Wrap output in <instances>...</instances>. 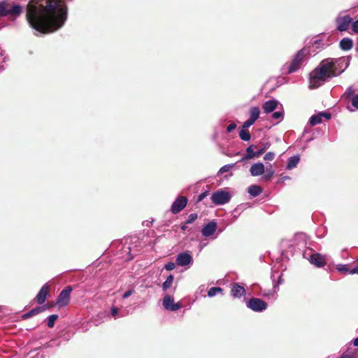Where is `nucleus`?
<instances>
[{"instance_id": "obj_1", "label": "nucleus", "mask_w": 358, "mask_h": 358, "mask_svg": "<svg viewBox=\"0 0 358 358\" xmlns=\"http://www.w3.org/2000/svg\"><path fill=\"white\" fill-rule=\"evenodd\" d=\"M68 8L64 0H31L26 17L30 27L41 34L57 31L65 24Z\"/></svg>"}, {"instance_id": "obj_2", "label": "nucleus", "mask_w": 358, "mask_h": 358, "mask_svg": "<svg viewBox=\"0 0 358 358\" xmlns=\"http://www.w3.org/2000/svg\"><path fill=\"white\" fill-rule=\"evenodd\" d=\"M336 76V62L328 58L322 60L309 74V88L316 89Z\"/></svg>"}, {"instance_id": "obj_3", "label": "nucleus", "mask_w": 358, "mask_h": 358, "mask_svg": "<svg viewBox=\"0 0 358 358\" xmlns=\"http://www.w3.org/2000/svg\"><path fill=\"white\" fill-rule=\"evenodd\" d=\"M306 50L305 48L300 50L294 56V58L290 63H286L283 66L282 71L284 73L291 74L299 69L301 64H303L304 56L306 55Z\"/></svg>"}, {"instance_id": "obj_4", "label": "nucleus", "mask_w": 358, "mask_h": 358, "mask_svg": "<svg viewBox=\"0 0 358 358\" xmlns=\"http://www.w3.org/2000/svg\"><path fill=\"white\" fill-rule=\"evenodd\" d=\"M22 11V7L18 4L10 3L7 1H0V15L6 17L10 15L14 18L19 17Z\"/></svg>"}, {"instance_id": "obj_5", "label": "nucleus", "mask_w": 358, "mask_h": 358, "mask_svg": "<svg viewBox=\"0 0 358 358\" xmlns=\"http://www.w3.org/2000/svg\"><path fill=\"white\" fill-rule=\"evenodd\" d=\"M303 255L311 264L319 268L324 266L327 262L325 256L317 252H313L310 249L305 250Z\"/></svg>"}, {"instance_id": "obj_6", "label": "nucleus", "mask_w": 358, "mask_h": 358, "mask_svg": "<svg viewBox=\"0 0 358 358\" xmlns=\"http://www.w3.org/2000/svg\"><path fill=\"white\" fill-rule=\"evenodd\" d=\"M210 199L215 205H224L230 201L231 194L226 191L219 189L212 194Z\"/></svg>"}, {"instance_id": "obj_7", "label": "nucleus", "mask_w": 358, "mask_h": 358, "mask_svg": "<svg viewBox=\"0 0 358 358\" xmlns=\"http://www.w3.org/2000/svg\"><path fill=\"white\" fill-rule=\"evenodd\" d=\"M246 306L255 312H262L267 308V303L259 298H252L246 302Z\"/></svg>"}, {"instance_id": "obj_8", "label": "nucleus", "mask_w": 358, "mask_h": 358, "mask_svg": "<svg viewBox=\"0 0 358 358\" xmlns=\"http://www.w3.org/2000/svg\"><path fill=\"white\" fill-rule=\"evenodd\" d=\"M176 263L180 266H190L193 264V257L189 251L179 253L177 255Z\"/></svg>"}, {"instance_id": "obj_9", "label": "nucleus", "mask_w": 358, "mask_h": 358, "mask_svg": "<svg viewBox=\"0 0 358 358\" xmlns=\"http://www.w3.org/2000/svg\"><path fill=\"white\" fill-rule=\"evenodd\" d=\"M187 201H188V200L186 196H178L173 202V203L171 205V210L172 213L177 214V213H180L187 206Z\"/></svg>"}, {"instance_id": "obj_10", "label": "nucleus", "mask_w": 358, "mask_h": 358, "mask_svg": "<svg viewBox=\"0 0 358 358\" xmlns=\"http://www.w3.org/2000/svg\"><path fill=\"white\" fill-rule=\"evenodd\" d=\"M163 306L165 309L170 311H176L182 307L180 302L174 303L173 298L170 295H166L162 301Z\"/></svg>"}, {"instance_id": "obj_11", "label": "nucleus", "mask_w": 358, "mask_h": 358, "mask_svg": "<svg viewBox=\"0 0 358 358\" xmlns=\"http://www.w3.org/2000/svg\"><path fill=\"white\" fill-rule=\"evenodd\" d=\"M71 291V287L67 286L60 292L57 299V303L59 306H65L69 303Z\"/></svg>"}, {"instance_id": "obj_12", "label": "nucleus", "mask_w": 358, "mask_h": 358, "mask_svg": "<svg viewBox=\"0 0 358 358\" xmlns=\"http://www.w3.org/2000/svg\"><path fill=\"white\" fill-rule=\"evenodd\" d=\"M352 22V18L349 15L337 18V30L340 31H347Z\"/></svg>"}, {"instance_id": "obj_13", "label": "nucleus", "mask_w": 358, "mask_h": 358, "mask_svg": "<svg viewBox=\"0 0 358 358\" xmlns=\"http://www.w3.org/2000/svg\"><path fill=\"white\" fill-rule=\"evenodd\" d=\"M350 62V57H341L337 59V76L348 67Z\"/></svg>"}, {"instance_id": "obj_14", "label": "nucleus", "mask_w": 358, "mask_h": 358, "mask_svg": "<svg viewBox=\"0 0 358 358\" xmlns=\"http://www.w3.org/2000/svg\"><path fill=\"white\" fill-rule=\"evenodd\" d=\"M265 172V166L263 163L257 162L253 164L250 169V173L252 176L256 177L262 176Z\"/></svg>"}, {"instance_id": "obj_15", "label": "nucleus", "mask_w": 358, "mask_h": 358, "mask_svg": "<svg viewBox=\"0 0 358 358\" xmlns=\"http://www.w3.org/2000/svg\"><path fill=\"white\" fill-rule=\"evenodd\" d=\"M216 229L217 224L215 222H210L203 227L201 233L203 236L208 237L212 236Z\"/></svg>"}, {"instance_id": "obj_16", "label": "nucleus", "mask_w": 358, "mask_h": 358, "mask_svg": "<svg viewBox=\"0 0 358 358\" xmlns=\"http://www.w3.org/2000/svg\"><path fill=\"white\" fill-rule=\"evenodd\" d=\"M278 101L277 100H268L263 103L262 108L265 113H270L274 111L278 106Z\"/></svg>"}, {"instance_id": "obj_17", "label": "nucleus", "mask_w": 358, "mask_h": 358, "mask_svg": "<svg viewBox=\"0 0 358 358\" xmlns=\"http://www.w3.org/2000/svg\"><path fill=\"white\" fill-rule=\"evenodd\" d=\"M48 285L46 283L45 284L38 292V294L36 295V300L38 303L43 304L47 298V295L48 294Z\"/></svg>"}, {"instance_id": "obj_18", "label": "nucleus", "mask_w": 358, "mask_h": 358, "mask_svg": "<svg viewBox=\"0 0 358 358\" xmlns=\"http://www.w3.org/2000/svg\"><path fill=\"white\" fill-rule=\"evenodd\" d=\"M231 295L234 298H241L245 293V289L243 286L239 285L237 283H234L231 287Z\"/></svg>"}, {"instance_id": "obj_19", "label": "nucleus", "mask_w": 358, "mask_h": 358, "mask_svg": "<svg viewBox=\"0 0 358 358\" xmlns=\"http://www.w3.org/2000/svg\"><path fill=\"white\" fill-rule=\"evenodd\" d=\"M257 146L255 145H250L246 149V155L242 157L241 162H243L246 159H253L255 157H258L256 155V151H254V149L256 148Z\"/></svg>"}, {"instance_id": "obj_20", "label": "nucleus", "mask_w": 358, "mask_h": 358, "mask_svg": "<svg viewBox=\"0 0 358 358\" xmlns=\"http://www.w3.org/2000/svg\"><path fill=\"white\" fill-rule=\"evenodd\" d=\"M339 47L341 50L348 51L352 48L353 41L350 38H344L339 43Z\"/></svg>"}, {"instance_id": "obj_21", "label": "nucleus", "mask_w": 358, "mask_h": 358, "mask_svg": "<svg viewBox=\"0 0 358 358\" xmlns=\"http://www.w3.org/2000/svg\"><path fill=\"white\" fill-rule=\"evenodd\" d=\"M300 157L299 155H294L288 159L286 169L292 170L299 163Z\"/></svg>"}, {"instance_id": "obj_22", "label": "nucleus", "mask_w": 358, "mask_h": 358, "mask_svg": "<svg viewBox=\"0 0 358 358\" xmlns=\"http://www.w3.org/2000/svg\"><path fill=\"white\" fill-rule=\"evenodd\" d=\"M248 192L252 197H256L260 195L262 192V188L257 185H250L248 189Z\"/></svg>"}, {"instance_id": "obj_23", "label": "nucleus", "mask_w": 358, "mask_h": 358, "mask_svg": "<svg viewBox=\"0 0 358 358\" xmlns=\"http://www.w3.org/2000/svg\"><path fill=\"white\" fill-rule=\"evenodd\" d=\"M350 100V105H348L347 108L350 111H355V110H358V94L353 95Z\"/></svg>"}, {"instance_id": "obj_24", "label": "nucleus", "mask_w": 358, "mask_h": 358, "mask_svg": "<svg viewBox=\"0 0 358 358\" xmlns=\"http://www.w3.org/2000/svg\"><path fill=\"white\" fill-rule=\"evenodd\" d=\"M250 119L255 122L259 117L260 110L257 106H253L250 109Z\"/></svg>"}, {"instance_id": "obj_25", "label": "nucleus", "mask_w": 358, "mask_h": 358, "mask_svg": "<svg viewBox=\"0 0 358 358\" xmlns=\"http://www.w3.org/2000/svg\"><path fill=\"white\" fill-rule=\"evenodd\" d=\"M174 277L173 275H169L166 280L162 284V289L164 292H166L168 289L171 287L173 282Z\"/></svg>"}, {"instance_id": "obj_26", "label": "nucleus", "mask_w": 358, "mask_h": 358, "mask_svg": "<svg viewBox=\"0 0 358 358\" xmlns=\"http://www.w3.org/2000/svg\"><path fill=\"white\" fill-rule=\"evenodd\" d=\"M337 358H355V352L353 349L348 348L345 351Z\"/></svg>"}, {"instance_id": "obj_27", "label": "nucleus", "mask_w": 358, "mask_h": 358, "mask_svg": "<svg viewBox=\"0 0 358 358\" xmlns=\"http://www.w3.org/2000/svg\"><path fill=\"white\" fill-rule=\"evenodd\" d=\"M322 119L319 116V114L312 115L309 119V124L310 126H315L318 124L322 123Z\"/></svg>"}, {"instance_id": "obj_28", "label": "nucleus", "mask_w": 358, "mask_h": 358, "mask_svg": "<svg viewBox=\"0 0 358 358\" xmlns=\"http://www.w3.org/2000/svg\"><path fill=\"white\" fill-rule=\"evenodd\" d=\"M239 137L244 141H249L251 138V135L248 130L242 128L239 131Z\"/></svg>"}, {"instance_id": "obj_29", "label": "nucleus", "mask_w": 358, "mask_h": 358, "mask_svg": "<svg viewBox=\"0 0 358 358\" xmlns=\"http://www.w3.org/2000/svg\"><path fill=\"white\" fill-rule=\"evenodd\" d=\"M274 174V171L271 168V165H269V168L267 167L266 169L265 174L263 175V179L265 180H270Z\"/></svg>"}, {"instance_id": "obj_30", "label": "nucleus", "mask_w": 358, "mask_h": 358, "mask_svg": "<svg viewBox=\"0 0 358 358\" xmlns=\"http://www.w3.org/2000/svg\"><path fill=\"white\" fill-rule=\"evenodd\" d=\"M58 315L56 314L51 315L47 318V325L49 328H52L55 321L57 320Z\"/></svg>"}, {"instance_id": "obj_31", "label": "nucleus", "mask_w": 358, "mask_h": 358, "mask_svg": "<svg viewBox=\"0 0 358 358\" xmlns=\"http://www.w3.org/2000/svg\"><path fill=\"white\" fill-rule=\"evenodd\" d=\"M222 292V289L219 287H210L208 292V296L209 297L215 296L217 293H220Z\"/></svg>"}, {"instance_id": "obj_32", "label": "nucleus", "mask_w": 358, "mask_h": 358, "mask_svg": "<svg viewBox=\"0 0 358 358\" xmlns=\"http://www.w3.org/2000/svg\"><path fill=\"white\" fill-rule=\"evenodd\" d=\"M312 45H313V48H315V50L313 51L315 52L317 49H319L320 48H322L324 45V43L321 39H319L317 38H313Z\"/></svg>"}, {"instance_id": "obj_33", "label": "nucleus", "mask_w": 358, "mask_h": 358, "mask_svg": "<svg viewBox=\"0 0 358 358\" xmlns=\"http://www.w3.org/2000/svg\"><path fill=\"white\" fill-rule=\"evenodd\" d=\"M234 166V164H229L221 167L217 173V175L220 176L224 173L230 171Z\"/></svg>"}, {"instance_id": "obj_34", "label": "nucleus", "mask_w": 358, "mask_h": 358, "mask_svg": "<svg viewBox=\"0 0 358 358\" xmlns=\"http://www.w3.org/2000/svg\"><path fill=\"white\" fill-rule=\"evenodd\" d=\"M337 271L342 272L344 274H349L350 269L348 264H337Z\"/></svg>"}, {"instance_id": "obj_35", "label": "nucleus", "mask_w": 358, "mask_h": 358, "mask_svg": "<svg viewBox=\"0 0 358 358\" xmlns=\"http://www.w3.org/2000/svg\"><path fill=\"white\" fill-rule=\"evenodd\" d=\"M354 93H355V89H354L353 86H350L345 90V92L343 94V96L345 97L346 99H350V98L353 95H355Z\"/></svg>"}, {"instance_id": "obj_36", "label": "nucleus", "mask_w": 358, "mask_h": 358, "mask_svg": "<svg viewBox=\"0 0 358 358\" xmlns=\"http://www.w3.org/2000/svg\"><path fill=\"white\" fill-rule=\"evenodd\" d=\"M270 146L268 143H264L262 147L256 151L257 157L261 156Z\"/></svg>"}, {"instance_id": "obj_37", "label": "nucleus", "mask_w": 358, "mask_h": 358, "mask_svg": "<svg viewBox=\"0 0 358 358\" xmlns=\"http://www.w3.org/2000/svg\"><path fill=\"white\" fill-rule=\"evenodd\" d=\"M283 115H284L283 111L279 110V111L274 112L272 114V117L275 120H278L281 121L283 119Z\"/></svg>"}, {"instance_id": "obj_38", "label": "nucleus", "mask_w": 358, "mask_h": 358, "mask_svg": "<svg viewBox=\"0 0 358 358\" xmlns=\"http://www.w3.org/2000/svg\"><path fill=\"white\" fill-rule=\"evenodd\" d=\"M319 114V116L322 118V119H325L327 120H329L331 119V113H329V111L327 110H325V111H322V112H320L318 113Z\"/></svg>"}, {"instance_id": "obj_39", "label": "nucleus", "mask_w": 358, "mask_h": 358, "mask_svg": "<svg viewBox=\"0 0 358 358\" xmlns=\"http://www.w3.org/2000/svg\"><path fill=\"white\" fill-rule=\"evenodd\" d=\"M198 217V215L196 213H191L186 220V224H191L194 222Z\"/></svg>"}, {"instance_id": "obj_40", "label": "nucleus", "mask_w": 358, "mask_h": 358, "mask_svg": "<svg viewBox=\"0 0 358 358\" xmlns=\"http://www.w3.org/2000/svg\"><path fill=\"white\" fill-rule=\"evenodd\" d=\"M275 156V153H274V152H267V153L264 155V159L265 161H272V160H273V159H274Z\"/></svg>"}, {"instance_id": "obj_41", "label": "nucleus", "mask_w": 358, "mask_h": 358, "mask_svg": "<svg viewBox=\"0 0 358 358\" xmlns=\"http://www.w3.org/2000/svg\"><path fill=\"white\" fill-rule=\"evenodd\" d=\"M176 264L174 262H169L165 264L164 268L166 271H172L175 268Z\"/></svg>"}, {"instance_id": "obj_42", "label": "nucleus", "mask_w": 358, "mask_h": 358, "mask_svg": "<svg viewBox=\"0 0 358 358\" xmlns=\"http://www.w3.org/2000/svg\"><path fill=\"white\" fill-rule=\"evenodd\" d=\"M208 195V191H206L204 192H202L201 194H200L199 196H198V198L196 199V202L199 203V202H201V201H203L204 199V198H206L207 196Z\"/></svg>"}, {"instance_id": "obj_43", "label": "nucleus", "mask_w": 358, "mask_h": 358, "mask_svg": "<svg viewBox=\"0 0 358 358\" xmlns=\"http://www.w3.org/2000/svg\"><path fill=\"white\" fill-rule=\"evenodd\" d=\"M255 122H254L253 120H250V118L248 120H247L243 124V128L245 129V128H248V127H250V126H252Z\"/></svg>"}, {"instance_id": "obj_44", "label": "nucleus", "mask_w": 358, "mask_h": 358, "mask_svg": "<svg viewBox=\"0 0 358 358\" xmlns=\"http://www.w3.org/2000/svg\"><path fill=\"white\" fill-rule=\"evenodd\" d=\"M43 308L41 307H36L35 308H33L30 310L31 314L32 316L36 315L38 314L40 312H41Z\"/></svg>"}, {"instance_id": "obj_45", "label": "nucleus", "mask_w": 358, "mask_h": 358, "mask_svg": "<svg viewBox=\"0 0 358 358\" xmlns=\"http://www.w3.org/2000/svg\"><path fill=\"white\" fill-rule=\"evenodd\" d=\"M352 30L358 34V19L353 22H352Z\"/></svg>"}, {"instance_id": "obj_46", "label": "nucleus", "mask_w": 358, "mask_h": 358, "mask_svg": "<svg viewBox=\"0 0 358 358\" xmlns=\"http://www.w3.org/2000/svg\"><path fill=\"white\" fill-rule=\"evenodd\" d=\"M134 292V289H129L128 291H127L123 295H122V298L123 299H127L128 297H129Z\"/></svg>"}, {"instance_id": "obj_47", "label": "nucleus", "mask_w": 358, "mask_h": 358, "mask_svg": "<svg viewBox=\"0 0 358 358\" xmlns=\"http://www.w3.org/2000/svg\"><path fill=\"white\" fill-rule=\"evenodd\" d=\"M236 127V124L235 123H231L230 124H229L227 127V131L228 132H231L234 129H235Z\"/></svg>"}, {"instance_id": "obj_48", "label": "nucleus", "mask_w": 358, "mask_h": 358, "mask_svg": "<svg viewBox=\"0 0 358 358\" xmlns=\"http://www.w3.org/2000/svg\"><path fill=\"white\" fill-rule=\"evenodd\" d=\"M118 313V309L115 307H113L111 308V315L115 317L116 318L117 317V315Z\"/></svg>"}, {"instance_id": "obj_49", "label": "nucleus", "mask_w": 358, "mask_h": 358, "mask_svg": "<svg viewBox=\"0 0 358 358\" xmlns=\"http://www.w3.org/2000/svg\"><path fill=\"white\" fill-rule=\"evenodd\" d=\"M358 274V266H356L353 267L352 269H350V271H349V274Z\"/></svg>"}, {"instance_id": "obj_50", "label": "nucleus", "mask_w": 358, "mask_h": 358, "mask_svg": "<svg viewBox=\"0 0 358 358\" xmlns=\"http://www.w3.org/2000/svg\"><path fill=\"white\" fill-rule=\"evenodd\" d=\"M34 358H45V356L43 354L37 353Z\"/></svg>"}, {"instance_id": "obj_51", "label": "nucleus", "mask_w": 358, "mask_h": 358, "mask_svg": "<svg viewBox=\"0 0 358 358\" xmlns=\"http://www.w3.org/2000/svg\"><path fill=\"white\" fill-rule=\"evenodd\" d=\"M354 346H358V337L352 341Z\"/></svg>"}, {"instance_id": "obj_52", "label": "nucleus", "mask_w": 358, "mask_h": 358, "mask_svg": "<svg viewBox=\"0 0 358 358\" xmlns=\"http://www.w3.org/2000/svg\"><path fill=\"white\" fill-rule=\"evenodd\" d=\"M24 318H28V317H32L31 314V312L29 311L28 313H27L26 314L24 315L23 316Z\"/></svg>"}, {"instance_id": "obj_53", "label": "nucleus", "mask_w": 358, "mask_h": 358, "mask_svg": "<svg viewBox=\"0 0 358 358\" xmlns=\"http://www.w3.org/2000/svg\"><path fill=\"white\" fill-rule=\"evenodd\" d=\"M187 224H186V222H185L183 225H182V226H181V229H182V230H183V231L186 230V229H187Z\"/></svg>"}, {"instance_id": "obj_54", "label": "nucleus", "mask_w": 358, "mask_h": 358, "mask_svg": "<svg viewBox=\"0 0 358 358\" xmlns=\"http://www.w3.org/2000/svg\"><path fill=\"white\" fill-rule=\"evenodd\" d=\"M145 222H146L145 226H146V227H150V224L151 222H148V221H146Z\"/></svg>"}, {"instance_id": "obj_55", "label": "nucleus", "mask_w": 358, "mask_h": 358, "mask_svg": "<svg viewBox=\"0 0 358 358\" xmlns=\"http://www.w3.org/2000/svg\"><path fill=\"white\" fill-rule=\"evenodd\" d=\"M280 283H282V281H281V278H280L278 280V284H280Z\"/></svg>"}]
</instances>
